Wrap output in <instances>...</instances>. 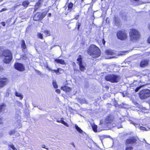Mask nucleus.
I'll list each match as a JSON object with an SVG mask.
<instances>
[{
  "label": "nucleus",
  "mask_w": 150,
  "mask_h": 150,
  "mask_svg": "<svg viewBox=\"0 0 150 150\" xmlns=\"http://www.w3.org/2000/svg\"><path fill=\"white\" fill-rule=\"evenodd\" d=\"M60 70H62V69L61 68H59L57 70H54L53 71H54L56 74H57L60 71Z\"/></svg>",
  "instance_id": "nucleus-34"
},
{
  "label": "nucleus",
  "mask_w": 150,
  "mask_h": 150,
  "mask_svg": "<svg viewBox=\"0 0 150 150\" xmlns=\"http://www.w3.org/2000/svg\"><path fill=\"white\" fill-rule=\"evenodd\" d=\"M15 132L14 131H11L9 132V133L10 135H11L14 134Z\"/></svg>",
  "instance_id": "nucleus-40"
},
{
  "label": "nucleus",
  "mask_w": 150,
  "mask_h": 150,
  "mask_svg": "<svg viewBox=\"0 0 150 150\" xmlns=\"http://www.w3.org/2000/svg\"><path fill=\"white\" fill-rule=\"evenodd\" d=\"M49 67H48L47 65V66H46V68L47 69Z\"/></svg>",
  "instance_id": "nucleus-57"
},
{
  "label": "nucleus",
  "mask_w": 150,
  "mask_h": 150,
  "mask_svg": "<svg viewBox=\"0 0 150 150\" xmlns=\"http://www.w3.org/2000/svg\"><path fill=\"white\" fill-rule=\"evenodd\" d=\"M52 84L54 87L55 88H57L58 87L56 83V81L54 80L52 82Z\"/></svg>",
  "instance_id": "nucleus-28"
},
{
  "label": "nucleus",
  "mask_w": 150,
  "mask_h": 150,
  "mask_svg": "<svg viewBox=\"0 0 150 150\" xmlns=\"http://www.w3.org/2000/svg\"><path fill=\"white\" fill-rule=\"evenodd\" d=\"M41 147L42 148H45V149H46L47 150L48 149L47 148H46V147L45 146V145H42Z\"/></svg>",
  "instance_id": "nucleus-42"
},
{
  "label": "nucleus",
  "mask_w": 150,
  "mask_h": 150,
  "mask_svg": "<svg viewBox=\"0 0 150 150\" xmlns=\"http://www.w3.org/2000/svg\"><path fill=\"white\" fill-rule=\"evenodd\" d=\"M63 118H61V120H57V122L62 123V124L66 126L67 127H69L68 125L63 120Z\"/></svg>",
  "instance_id": "nucleus-19"
},
{
  "label": "nucleus",
  "mask_w": 150,
  "mask_h": 150,
  "mask_svg": "<svg viewBox=\"0 0 150 150\" xmlns=\"http://www.w3.org/2000/svg\"><path fill=\"white\" fill-rule=\"evenodd\" d=\"M113 20L114 21L116 25H117L120 23V20L116 16H115Z\"/></svg>",
  "instance_id": "nucleus-18"
},
{
  "label": "nucleus",
  "mask_w": 150,
  "mask_h": 150,
  "mask_svg": "<svg viewBox=\"0 0 150 150\" xmlns=\"http://www.w3.org/2000/svg\"><path fill=\"white\" fill-rule=\"evenodd\" d=\"M3 0H0V2L2 1Z\"/></svg>",
  "instance_id": "nucleus-60"
},
{
  "label": "nucleus",
  "mask_w": 150,
  "mask_h": 150,
  "mask_svg": "<svg viewBox=\"0 0 150 150\" xmlns=\"http://www.w3.org/2000/svg\"><path fill=\"white\" fill-rule=\"evenodd\" d=\"M54 62L60 64H66L64 61V60L56 59H54Z\"/></svg>",
  "instance_id": "nucleus-16"
},
{
  "label": "nucleus",
  "mask_w": 150,
  "mask_h": 150,
  "mask_svg": "<svg viewBox=\"0 0 150 150\" xmlns=\"http://www.w3.org/2000/svg\"><path fill=\"white\" fill-rule=\"evenodd\" d=\"M3 119L1 118H0V125L3 123Z\"/></svg>",
  "instance_id": "nucleus-43"
},
{
  "label": "nucleus",
  "mask_w": 150,
  "mask_h": 150,
  "mask_svg": "<svg viewBox=\"0 0 150 150\" xmlns=\"http://www.w3.org/2000/svg\"><path fill=\"white\" fill-rule=\"evenodd\" d=\"M144 141L145 142V143H146V144H148V143H147V142H146V141L144 139Z\"/></svg>",
  "instance_id": "nucleus-58"
},
{
  "label": "nucleus",
  "mask_w": 150,
  "mask_h": 150,
  "mask_svg": "<svg viewBox=\"0 0 150 150\" xmlns=\"http://www.w3.org/2000/svg\"><path fill=\"white\" fill-rule=\"evenodd\" d=\"M17 105L20 107H22L23 106V104L22 103L19 101H17Z\"/></svg>",
  "instance_id": "nucleus-38"
},
{
  "label": "nucleus",
  "mask_w": 150,
  "mask_h": 150,
  "mask_svg": "<svg viewBox=\"0 0 150 150\" xmlns=\"http://www.w3.org/2000/svg\"><path fill=\"white\" fill-rule=\"evenodd\" d=\"M15 68L20 71H23L25 70V67L23 65L20 63H16L14 65Z\"/></svg>",
  "instance_id": "nucleus-9"
},
{
  "label": "nucleus",
  "mask_w": 150,
  "mask_h": 150,
  "mask_svg": "<svg viewBox=\"0 0 150 150\" xmlns=\"http://www.w3.org/2000/svg\"><path fill=\"white\" fill-rule=\"evenodd\" d=\"M79 101L81 103H86L87 102L86 100L83 98H80Z\"/></svg>",
  "instance_id": "nucleus-27"
},
{
  "label": "nucleus",
  "mask_w": 150,
  "mask_h": 150,
  "mask_svg": "<svg viewBox=\"0 0 150 150\" xmlns=\"http://www.w3.org/2000/svg\"><path fill=\"white\" fill-rule=\"evenodd\" d=\"M38 37V38L40 39H43V35L40 33H38L37 35Z\"/></svg>",
  "instance_id": "nucleus-32"
},
{
  "label": "nucleus",
  "mask_w": 150,
  "mask_h": 150,
  "mask_svg": "<svg viewBox=\"0 0 150 150\" xmlns=\"http://www.w3.org/2000/svg\"><path fill=\"white\" fill-rule=\"evenodd\" d=\"M8 82V79L5 78H0V88H1L5 86Z\"/></svg>",
  "instance_id": "nucleus-10"
},
{
  "label": "nucleus",
  "mask_w": 150,
  "mask_h": 150,
  "mask_svg": "<svg viewBox=\"0 0 150 150\" xmlns=\"http://www.w3.org/2000/svg\"><path fill=\"white\" fill-rule=\"evenodd\" d=\"M8 95H9V93H8L7 94H6V95L7 96H8Z\"/></svg>",
  "instance_id": "nucleus-59"
},
{
  "label": "nucleus",
  "mask_w": 150,
  "mask_h": 150,
  "mask_svg": "<svg viewBox=\"0 0 150 150\" xmlns=\"http://www.w3.org/2000/svg\"><path fill=\"white\" fill-rule=\"evenodd\" d=\"M106 53L108 55H112L114 54V52L112 50H106Z\"/></svg>",
  "instance_id": "nucleus-21"
},
{
  "label": "nucleus",
  "mask_w": 150,
  "mask_h": 150,
  "mask_svg": "<svg viewBox=\"0 0 150 150\" xmlns=\"http://www.w3.org/2000/svg\"><path fill=\"white\" fill-rule=\"evenodd\" d=\"M81 23H79L78 21L76 23V28L77 27V30H79L80 27L81 26Z\"/></svg>",
  "instance_id": "nucleus-31"
},
{
  "label": "nucleus",
  "mask_w": 150,
  "mask_h": 150,
  "mask_svg": "<svg viewBox=\"0 0 150 150\" xmlns=\"http://www.w3.org/2000/svg\"><path fill=\"white\" fill-rule=\"evenodd\" d=\"M73 4L72 3L70 2V3L68 5V8H72L73 6Z\"/></svg>",
  "instance_id": "nucleus-35"
},
{
  "label": "nucleus",
  "mask_w": 150,
  "mask_h": 150,
  "mask_svg": "<svg viewBox=\"0 0 150 150\" xmlns=\"http://www.w3.org/2000/svg\"><path fill=\"white\" fill-rule=\"evenodd\" d=\"M22 5L21 4H20V5H17L16 6H15V8H17L18 7V6H21Z\"/></svg>",
  "instance_id": "nucleus-53"
},
{
  "label": "nucleus",
  "mask_w": 150,
  "mask_h": 150,
  "mask_svg": "<svg viewBox=\"0 0 150 150\" xmlns=\"http://www.w3.org/2000/svg\"><path fill=\"white\" fill-rule=\"evenodd\" d=\"M136 139L134 137H132L130 139H127L126 141V145L129 144H132L136 142Z\"/></svg>",
  "instance_id": "nucleus-11"
},
{
  "label": "nucleus",
  "mask_w": 150,
  "mask_h": 150,
  "mask_svg": "<svg viewBox=\"0 0 150 150\" xmlns=\"http://www.w3.org/2000/svg\"><path fill=\"white\" fill-rule=\"evenodd\" d=\"M79 15H76L74 19L77 20L78 19V18H79Z\"/></svg>",
  "instance_id": "nucleus-46"
},
{
  "label": "nucleus",
  "mask_w": 150,
  "mask_h": 150,
  "mask_svg": "<svg viewBox=\"0 0 150 150\" xmlns=\"http://www.w3.org/2000/svg\"><path fill=\"white\" fill-rule=\"evenodd\" d=\"M140 88V87L137 88L135 90V91L136 92H137L139 91V89Z\"/></svg>",
  "instance_id": "nucleus-45"
},
{
  "label": "nucleus",
  "mask_w": 150,
  "mask_h": 150,
  "mask_svg": "<svg viewBox=\"0 0 150 150\" xmlns=\"http://www.w3.org/2000/svg\"><path fill=\"white\" fill-rule=\"evenodd\" d=\"M3 69V67L1 66H0V71H1Z\"/></svg>",
  "instance_id": "nucleus-51"
},
{
  "label": "nucleus",
  "mask_w": 150,
  "mask_h": 150,
  "mask_svg": "<svg viewBox=\"0 0 150 150\" xmlns=\"http://www.w3.org/2000/svg\"><path fill=\"white\" fill-rule=\"evenodd\" d=\"M6 105L4 104L0 105V112L4 111L5 109Z\"/></svg>",
  "instance_id": "nucleus-25"
},
{
  "label": "nucleus",
  "mask_w": 150,
  "mask_h": 150,
  "mask_svg": "<svg viewBox=\"0 0 150 150\" xmlns=\"http://www.w3.org/2000/svg\"><path fill=\"white\" fill-rule=\"evenodd\" d=\"M15 95L16 96L20 98L21 100L23 98V95L20 93L16 92Z\"/></svg>",
  "instance_id": "nucleus-22"
},
{
  "label": "nucleus",
  "mask_w": 150,
  "mask_h": 150,
  "mask_svg": "<svg viewBox=\"0 0 150 150\" xmlns=\"http://www.w3.org/2000/svg\"><path fill=\"white\" fill-rule=\"evenodd\" d=\"M8 146L9 147L12 149L13 150H17V149L13 144H9Z\"/></svg>",
  "instance_id": "nucleus-29"
},
{
  "label": "nucleus",
  "mask_w": 150,
  "mask_h": 150,
  "mask_svg": "<svg viewBox=\"0 0 150 150\" xmlns=\"http://www.w3.org/2000/svg\"><path fill=\"white\" fill-rule=\"evenodd\" d=\"M100 124L103 128L108 127V128H111L116 125V124L113 121L112 118L110 116L101 120Z\"/></svg>",
  "instance_id": "nucleus-1"
},
{
  "label": "nucleus",
  "mask_w": 150,
  "mask_h": 150,
  "mask_svg": "<svg viewBox=\"0 0 150 150\" xmlns=\"http://www.w3.org/2000/svg\"><path fill=\"white\" fill-rule=\"evenodd\" d=\"M129 35L131 40L133 41L136 40L140 37L139 32L137 30L134 29H132L130 30Z\"/></svg>",
  "instance_id": "nucleus-5"
},
{
  "label": "nucleus",
  "mask_w": 150,
  "mask_h": 150,
  "mask_svg": "<svg viewBox=\"0 0 150 150\" xmlns=\"http://www.w3.org/2000/svg\"><path fill=\"white\" fill-rule=\"evenodd\" d=\"M132 124L136 128H139L140 126V123L139 122H131Z\"/></svg>",
  "instance_id": "nucleus-24"
},
{
  "label": "nucleus",
  "mask_w": 150,
  "mask_h": 150,
  "mask_svg": "<svg viewBox=\"0 0 150 150\" xmlns=\"http://www.w3.org/2000/svg\"><path fill=\"white\" fill-rule=\"evenodd\" d=\"M44 33L46 37L50 36V31L47 30H45L44 32Z\"/></svg>",
  "instance_id": "nucleus-26"
},
{
  "label": "nucleus",
  "mask_w": 150,
  "mask_h": 150,
  "mask_svg": "<svg viewBox=\"0 0 150 150\" xmlns=\"http://www.w3.org/2000/svg\"><path fill=\"white\" fill-rule=\"evenodd\" d=\"M63 70L62 69V70H60V71L59 72H63Z\"/></svg>",
  "instance_id": "nucleus-56"
},
{
  "label": "nucleus",
  "mask_w": 150,
  "mask_h": 150,
  "mask_svg": "<svg viewBox=\"0 0 150 150\" xmlns=\"http://www.w3.org/2000/svg\"><path fill=\"white\" fill-rule=\"evenodd\" d=\"M21 47L22 48L23 51H24L26 49V46L25 41L24 40H22L21 43Z\"/></svg>",
  "instance_id": "nucleus-17"
},
{
  "label": "nucleus",
  "mask_w": 150,
  "mask_h": 150,
  "mask_svg": "<svg viewBox=\"0 0 150 150\" xmlns=\"http://www.w3.org/2000/svg\"><path fill=\"white\" fill-rule=\"evenodd\" d=\"M55 91L58 93H60V90L59 89H56L55 90Z\"/></svg>",
  "instance_id": "nucleus-41"
},
{
  "label": "nucleus",
  "mask_w": 150,
  "mask_h": 150,
  "mask_svg": "<svg viewBox=\"0 0 150 150\" xmlns=\"http://www.w3.org/2000/svg\"><path fill=\"white\" fill-rule=\"evenodd\" d=\"M133 148L131 146H127L126 149V150H132Z\"/></svg>",
  "instance_id": "nucleus-37"
},
{
  "label": "nucleus",
  "mask_w": 150,
  "mask_h": 150,
  "mask_svg": "<svg viewBox=\"0 0 150 150\" xmlns=\"http://www.w3.org/2000/svg\"><path fill=\"white\" fill-rule=\"evenodd\" d=\"M61 89L66 92H69L71 90V88L66 86H62Z\"/></svg>",
  "instance_id": "nucleus-14"
},
{
  "label": "nucleus",
  "mask_w": 150,
  "mask_h": 150,
  "mask_svg": "<svg viewBox=\"0 0 150 150\" xmlns=\"http://www.w3.org/2000/svg\"><path fill=\"white\" fill-rule=\"evenodd\" d=\"M51 15V13H49L48 15V16L49 17H50Z\"/></svg>",
  "instance_id": "nucleus-54"
},
{
  "label": "nucleus",
  "mask_w": 150,
  "mask_h": 150,
  "mask_svg": "<svg viewBox=\"0 0 150 150\" xmlns=\"http://www.w3.org/2000/svg\"><path fill=\"white\" fill-rule=\"evenodd\" d=\"M105 138H110V136H104Z\"/></svg>",
  "instance_id": "nucleus-49"
},
{
  "label": "nucleus",
  "mask_w": 150,
  "mask_h": 150,
  "mask_svg": "<svg viewBox=\"0 0 150 150\" xmlns=\"http://www.w3.org/2000/svg\"><path fill=\"white\" fill-rule=\"evenodd\" d=\"M140 129V130H146V128L145 127H143L141 126L139 127Z\"/></svg>",
  "instance_id": "nucleus-39"
},
{
  "label": "nucleus",
  "mask_w": 150,
  "mask_h": 150,
  "mask_svg": "<svg viewBox=\"0 0 150 150\" xmlns=\"http://www.w3.org/2000/svg\"><path fill=\"white\" fill-rule=\"evenodd\" d=\"M148 64V61L146 60H143L140 62V66L141 67H144Z\"/></svg>",
  "instance_id": "nucleus-15"
},
{
  "label": "nucleus",
  "mask_w": 150,
  "mask_h": 150,
  "mask_svg": "<svg viewBox=\"0 0 150 150\" xmlns=\"http://www.w3.org/2000/svg\"><path fill=\"white\" fill-rule=\"evenodd\" d=\"M92 128L93 129V130L95 132H96L97 131V126L96 125H93L92 126Z\"/></svg>",
  "instance_id": "nucleus-30"
},
{
  "label": "nucleus",
  "mask_w": 150,
  "mask_h": 150,
  "mask_svg": "<svg viewBox=\"0 0 150 150\" xmlns=\"http://www.w3.org/2000/svg\"><path fill=\"white\" fill-rule=\"evenodd\" d=\"M117 35L118 38L121 40L126 39L127 38V35L124 31H120L117 32Z\"/></svg>",
  "instance_id": "nucleus-8"
},
{
  "label": "nucleus",
  "mask_w": 150,
  "mask_h": 150,
  "mask_svg": "<svg viewBox=\"0 0 150 150\" xmlns=\"http://www.w3.org/2000/svg\"><path fill=\"white\" fill-rule=\"evenodd\" d=\"M3 26H5V23L4 22H2L1 23Z\"/></svg>",
  "instance_id": "nucleus-44"
},
{
  "label": "nucleus",
  "mask_w": 150,
  "mask_h": 150,
  "mask_svg": "<svg viewBox=\"0 0 150 150\" xmlns=\"http://www.w3.org/2000/svg\"><path fill=\"white\" fill-rule=\"evenodd\" d=\"M139 96L141 99H144L150 96V91L149 89L143 90L140 92Z\"/></svg>",
  "instance_id": "nucleus-7"
},
{
  "label": "nucleus",
  "mask_w": 150,
  "mask_h": 150,
  "mask_svg": "<svg viewBox=\"0 0 150 150\" xmlns=\"http://www.w3.org/2000/svg\"><path fill=\"white\" fill-rule=\"evenodd\" d=\"M30 3L29 1L28 0L25 1L23 2L22 5L26 8L28 7Z\"/></svg>",
  "instance_id": "nucleus-20"
},
{
  "label": "nucleus",
  "mask_w": 150,
  "mask_h": 150,
  "mask_svg": "<svg viewBox=\"0 0 150 150\" xmlns=\"http://www.w3.org/2000/svg\"><path fill=\"white\" fill-rule=\"evenodd\" d=\"M4 57V62L6 64L9 63L12 61V56L11 51L8 50H4L2 53Z\"/></svg>",
  "instance_id": "nucleus-3"
},
{
  "label": "nucleus",
  "mask_w": 150,
  "mask_h": 150,
  "mask_svg": "<svg viewBox=\"0 0 150 150\" xmlns=\"http://www.w3.org/2000/svg\"><path fill=\"white\" fill-rule=\"evenodd\" d=\"M6 10V9L5 8H2L1 10V11H0V12H3V11H5Z\"/></svg>",
  "instance_id": "nucleus-47"
},
{
  "label": "nucleus",
  "mask_w": 150,
  "mask_h": 150,
  "mask_svg": "<svg viewBox=\"0 0 150 150\" xmlns=\"http://www.w3.org/2000/svg\"><path fill=\"white\" fill-rule=\"evenodd\" d=\"M83 0H82V1H83Z\"/></svg>",
  "instance_id": "nucleus-61"
},
{
  "label": "nucleus",
  "mask_w": 150,
  "mask_h": 150,
  "mask_svg": "<svg viewBox=\"0 0 150 150\" xmlns=\"http://www.w3.org/2000/svg\"><path fill=\"white\" fill-rule=\"evenodd\" d=\"M120 79L119 75L115 74L108 75L105 77V79L107 81L111 83H117L119 81Z\"/></svg>",
  "instance_id": "nucleus-4"
},
{
  "label": "nucleus",
  "mask_w": 150,
  "mask_h": 150,
  "mask_svg": "<svg viewBox=\"0 0 150 150\" xmlns=\"http://www.w3.org/2000/svg\"><path fill=\"white\" fill-rule=\"evenodd\" d=\"M46 15V12H43L42 13H41V16L42 18V19Z\"/></svg>",
  "instance_id": "nucleus-33"
},
{
  "label": "nucleus",
  "mask_w": 150,
  "mask_h": 150,
  "mask_svg": "<svg viewBox=\"0 0 150 150\" xmlns=\"http://www.w3.org/2000/svg\"><path fill=\"white\" fill-rule=\"evenodd\" d=\"M102 42H103V45H104L105 44V41L104 39H103L102 40Z\"/></svg>",
  "instance_id": "nucleus-48"
},
{
  "label": "nucleus",
  "mask_w": 150,
  "mask_h": 150,
  "mask_svg": "<svg viewBox=\"0 0 150 150\" xmlns=\"http://www.w3.org/2000/svg\"><path fill=\"white\" fill-rule=\"evenodd\" d=\"M43 1L42 0H39L36 3L35 7V11H36V10L40 8L41 6V4Z\"/></svg>",
  "instance_id": "nucleus-13"
},
{
  "label": "nucleus",
  "mask_w": 150,
  "mask_h": 150,
  "mask_svg": "<svg viewBox=\"0 0 150 150\" xmlns=\"http://www.w3.org/2000/svg\"><path fill=\"white\" fill-rule=\"evenodd\" d=\"M88 53L93 58H97L100 55L99 48L94 45H91L88 50Z\"/></svg>",
  "instance_id": "nucleus-2"
},
{
  "label": "nucleus",
  "mask_w": 150,
  "mask_h": 150,
  "mask_svg": "<svg viewBox=\"0 0 150 150\" xmlns=\"http://www.w3.org/2000/svg\"><path fill=\"white\" fill-rule=\"evenodd\" d=\"M77 61L79 63V68L80 70L81 71H83L86 69L85 67L86 66V64L82 61L81 56L79 55Z\"/></svg>",
  "instance_id": "nucleus-6"
},
{
  "label": "nucleus",
  "mask_w": 150,
  "mask_h": 150,
  "mask_svg": "<svg viewBox=\"0 0 150 150\" xmlns=\"http://www.w3.org/2000/svg\"><path fill=\"white\" fill-rule=\"evenodd\" d=\"M148 28L149 29H150V23L148 25Z\"/></svg>",
  "instance_id": "nucleus-55"
},
{
  "label": "nucleus",
  "mask_w": 150,
  "mask_h": 150,
  "mask_svg": "<svg viewBox=\"0 0 150 150\" xmlns=\"http://www.w3.org/2000/svg\"><path fill=\"white\" fill-rule=\"evenodd\" d=\"M33 19L35 21H37L40 19H42L41 15V13H36Z\"/></svg>",
  "instance_id": "nucleus-12"
},
{
  "label": "nucleus",
  "mask_w": 150,
  "mask_h": 150,
  "mask_svg": "<svg viewBox=\"0 0 150 150\" xmlns=\"http://www.w3.org/2000/svg\"><path fill=\"white\" fill-rule=\"evenodd\" d=\"M148 42L150 43V36L149 37L148 40Z\"/></svg>",
  "instance_id": "nucleus-50"
},
{
  "label": "nucleus",
  "mask_w": 150,
  "mask_h": 150,
  "mask_svg": "<svg viewBox=\"0 0 150 150\" xmlns=\"http://www.w3.org/2000/svg\"><path fill=\"white\" fill-rule=\"evenodd\" d=\"M4 50L2 48H0V57L2 56V53Z\"/></svg>",
  "instance_id": "nucleus-36"
},
{
  "label": "nucleus",
  "mask_w": 150,
  "mask_h": 150,
  "mask_svg": "<svg viewBox=\"0 0 150 150\" xmlns=\"http://www.w3.org/2000/svg\"><path fill=\"white\" fill-rule=\"evenodd\" d=\"M47 69L48 70H49V71H51L52 70V69L50 68L49 67L48 69Z\"/></svg>",
  "instance_id": "nucleus-52"
},
{
  "label": "nucleus",
  "mask_w": 150,
  "mask_h": 150,
  "mask_svg": "<svg viewBox=\"0 0 150 150\" xmlns=\"http://www.w3.org/2000/svg\"><path fill=\"white\" fill-rule=\"evenodd\" d=\"M75 127L76 130L79 132L80 133L82 134L83 131L78 126L75 124Z\"/></svg>",
  "instance_id": "nucleus-23"
}]
</instances>
